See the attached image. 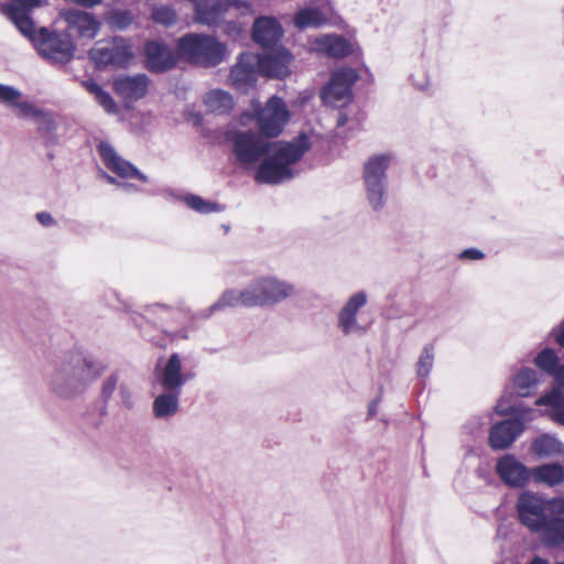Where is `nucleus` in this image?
<instances>
[{
  "instance_id": "obj_41",
  "label": "nucleus",
  "mask_w": 564,
  "mask_h": 564,
  "mask_svg": "<svg viewBox=\"0 0 564 564\" xmlns=\"http://www.w3.org/2000/svg\"><path fill=\"white\" fill-rule=\"evenodd\" d=\"M118 393H119L121 405L127 410L133 409V406H134L133 392L131 390V387L127 382H123V381L120 382Z\"/></svg>"
},
{
  "instance_id": "obj_34",
  "label": "nucleus",
  "mask_w": 564,
  "mask_h": 564,
  "mask_svg": "<svg viewBox=\"0 0 564 564\" xmlns=\"http://www.w3.org/2000/svg\"><path fill=\"white\" fill-rule=\"evenodd\" d=\"M531 449L539 457L546 458L561 454L563 444L556 437L543 434L533 441Z\"/></svg>"
},
{
  "instance_id": "obj_5",
  "label": "nucleus",
  "mask_w": 564,
  "mask_h": 564,
  "mask_svg": "<svg viewBox=\"0 0 564 564\" xmlns=\"http://www.w3.org/2000/svg\"><path fill=\"white\" fill-rule=\"evenodd\" d=\"M392 154L381 153L370 156L364 164L362 180L369 206L381 210L388 198L387 170L392 162Z\"/></svg>"
},
{
  "instance_id": "obj_57",
  "label": "nucleus",
  "mask_w": 564,
  "mask_h": 564,
  "mask_svg": "<svg viewBox=\"0 0 564 564\" xmlns=\"http://www.w3.org/2000/svg\"><path fill=\"white\" fill-rule=\"evenodd\" d=\"M529 564H550V563L540 556H534Z\"/></svg>"
},
{
  "instance_id": "obj_17",
  "label": "nucleus",
  "mask_w": 564,
  "mask_h": 564,
  "mask_svg": "<svg viewBox=\"0 0 564 564\" xmlns=\"http://www.w3.org/2000/svg\"><path fill=\"white\" fill-rule=\"evenodd\" d=\"M496 473L509 487H524L532 477V469L523 465L514 455L506 454L496 464Z\"/></svg>"
},
{
  "instance_id": "obj_9",
  "label": "nucleus",
  "mask_w": 564,
  "mask_h": 564,
  "mask_svg": "<svg viewBox=\"0 0 564 564\" xmlns=\"http://www.w3.org/2000/svg\"><path fill=\"white\" fill-rule=\"evenodd\" d=\"M230 141L236 161L243 166L259 162L271 149L268 140L252 131H236L230 135Z\"/></svg>"
},
{
  "instance_id": "obj_45",
  "label": "nucleus",
  "mask_w": 564,
  "mask_h": 564,
  "mask_svg": "<svg viewBox=\"0 0 564 564\" xmlns=\"http://www.w3.org/2000/svg\"><path fill=\"white\" fill-rule=\"evenodd\" d=\"M549 501V514L550 517H562L564 516V498H554Z\"/></svg>"
},
{
  "instance_id": "obj_25",
  "label": "nucleus",
  "mask_w": 564,
  "mask_h": 564,
  "mask_svg": "<svg viewBox=\"0 0 564 564\" xmlns=\"http://www.w3.org/2000/svg\"><path fill=\"white\" fill-rule=\"evenodd\" d=\"M182 392L163 390L156 395L152 403V413L156 420L167 421L172 419L180 409Z\"/></svg>"
},
{
  "instance_id": "obj_47",
  "label": "nucleus",
  "mask_w": 564,
  "mask_h": 564,
  "mask_svg": "<svg viewBox=\"0 0 564 564\" xmlns=\"http://www.w3.org/2000/svg\"><path fill=\"white\" fill-rule=\"evenodd\" d=\"M551 336L560 347L564 348V319L552 329Z\"/></svg>"
},
{
  "instance_id": "obj_38",
  "label": "nucleus",
  "mask_w": 564,
  "mask_h": 564,
  "mask_svg": "<svg viewBox=\"0 0 564 564\" xmlns=\"http://www.w3.org/2000/svg\"><path fill=\"white\" fill-rule=\"evenodd\" d=\"M133 17L128 10H116L112 11L109 17V24L111 28L117 30H126L131 25Z\"/></svg>"
},
{
  "instance_id": "obj_40",
  "label": "nucleus",
  "mask_w": 564,
  "mask_h": 564,
  "mask_svg": "<svg viewBox=\"0 0 564 564\" xmlns=\"http://www.w3.org/2000/svg\"><path fill=\"white\" fill-rule=\"evenodd\" d=\"M21 91L13 86L0 84V101L13 107L21 98Z\"/></svg>"
},
{
  "instance_id": "obj_33",
  "label": "nucleus",
  "mask_w": 564,
  "mask_h": 564,
  "mask_svg": "<svg viewBox=\"0 0 564 564\" xmlns=\"http://www.w3.org/2000/svg\"><path fill=\"white\" fill-rule=\"evenodd\" d=\"M533 362L535 367L543 373L552 377L564 362H561L560 357L554 348L545 347L542 350H540L534 359Z\"/></svg>"
},
{
  "instance_id": "obj_28",
  "label": "nucleus",
  "mask_w": 564,
  "mask_h": 564,
  "mask_svg": "<svg viewBox=\"0 0 564 564\" xmlns=\"http://www.w3.org/2000/svg\"><path fill=\"white\" fill-rule=\"evenodd\" d=\"M536 533L547 546L564 550V518L549 517Z\"/></svg>"
},
{
  "instance_id": "obj_56",
  "label": "nucleus",
  "mask_w": 564,
  "mask_h": 564,
  "mask_svg": "<svg viewBox=\"0 0 564 564\" xmlns=\"http://www.w3.org/2000/svg\"><path fill=\"white\" fill-rule=\"evenodd\" d=\"M346 122H347V116L345 113L340 112L337 118V126L338 127L344 126Z\"/></svg>"
},
{
  "instance_id": "obj_16",
  "label": "nucleus",
  "mask_w": 564,
  "mask_h": 564,
  "mask_svg": "<svg viewBox=\"0 0 564 564\" xmlns=\"http://www.w3.org/2000/svg\"><path fill=\"white\" fill-rule=\"evenodd\" d=\"M145 67L152 73H165L177 63L172 47L161 41L150 40L143 46Z\"/></svg>"
},
{
  "instance_id": "obj_55",
  "label": "nucleus",
  "mask_w": 564,
  "mask_h": 564,
  "mask_svg": "<svg viewBox=\"0 0 564 564\" xmlns=\"http://www.w3.org/2000/svg\"><path fill=\"white\" fill-rule=\"evenodd\" d=\"M102 177L110 184L117 186L119 188L121 181H118L116 177L102 172Z\"/></svg>"
},
{
  "instance_id": "obj_51",
  "label": "nucleus",
  "mask_w": 564,
  "mask_h": 564,
  "mask_svg": "<svg viewBox=\"0 0 564 564\" xmlns=\"http://www.w3.org/2000/svg\"><path fill=\"white\" fill-rule=\"evenodd\" d=\"M119 189L130 194L139 193L141 191L138 185L128 182H121Z\"/></svg>"
},
{
  "instance_id": "obj_12",
  "label": "nucleus",
  "mask_w": 564,
  "mask_h": 564,
  "mask_svg": "<svg viewBox=\"0 0 564 564\" xmlns=\"http://www.w3.org/2000/svg\"><path fill=\"white\" fill-rule=\"evenodd\" d=\"M195 20L208 26L218 25L230 9L241 14L251 13V4L246 0H193Z\"/></svg>"
},
{
  "instance_id": "obj_3",
  "label": "nucleus",
  "mask_w": 564,
  "mask_h": 564,
  "mask_svg": "<svg viewBox=\"0 0 564 564\" xmlns=\"http://www.w3.org/2000/svg\"><path fill=\"white\" fill-rule=\"evenodd\" d=\"M311 141L301 133L290 142L279 143L256 171L254 180L260 184H280L294 176L292 165L310 150Z\"/></svg>"
},
{
  "instance_id": "obj_35",
  "label": "nucleus",
  "mask_w": 564,
  "mask_h": 564,
  "mask_svg": "<svg viewBox=\"0 0 564 564\" xmlns=\"http://www.w3.org/2000/svg\"><path fill=\"white\" fill-rule=\"evenodd\" d=\"M182 200L187 205V207L203 215L221 213L224 210V206L220 204L207 200L195 194H186L182 197Z\"/></svg>"
},
{
  "instance_id": "obj_10",
  "label": "nucleus",
  "mask_w": 564,
  "mask_h": 564,
  "mask_svg": "<svg viewBox=\"0 0 564 564\" xmlns=\"http://www.w3.org/2000/svg\"><path fill=\"white\" fill-rule=\"evenodd\" d=\"M253 110L259 130L267 138L278 137L290 117L284 100L278 96H272L264 107L254 105Z\"/></svg>"
},
{
  "instance_id": "obj_52",
  "label": "nucleus",
  "mask_w": 564,
  "mask_h": 564,
  "mask_svg": "<svg viewBox=\"0 0 564 564\" xmlns=\"http://www.w3.org/2000/svg\"><path fill=\"white\" fill-rule=\"evenodd\" d=\"M470 424H473V426H470L469 433H475L477 429H479L480 426L485 425V421L481 417H475L470 422Z\"/></svg>"
},
{
  "instance_id": "obj_31",
  "label": "nucleus",
  "mask_w": 564,
  "mask_h": 564,
  "mask_svg": "<svg viewBox=\"0 0 564 564\" xmlns=\"http://www.w3.org/2000/svg\"><path fill=\"white\" fill-rule=\"evenodd\" d=\"M532 477L536 482L557 486L564 481V467L560 464L541 465L532 469Z\"/></svg>"
},
{
  "instance_id": "obj_26",
  "label": "nucleus",
  "mask_w": 564,
  "mask_h": 564,
  "mask_svg": "<svg viewBox=\"0 0 564 564\" xmlns=\"http://www.w3.org/2000/svg\"><path fill=\"white\" fill-rule=\"evenodd\" d=\"M291 54L286 51L280 52L279 55H265L257 57V65L262 74L268 77L283 78L289 74V64Z\"/></svg>"
},
{
  "instance_id": "obj_4",
  "label": "nucleus",
  "mask_w": 564,
  "mask_h": 564,
  "mask_svg": "<svg viewBox=\"0 0 564 564\" xmlns=\"http://www.w3.org/2000/svg\"><path fill=\"white\" fill-rule=\"evenodd\" d=\"M178 55L203 67H214L226 56V46L212 35L188 33L177 40Z\"/></svg>"
},
{
  "instance_id": "obj_49",
  "label": "nucleus",
  "mask_w": 564,
  "mask_h": 564,
  "mask_svg": "<svg viewBox=\"0 0 564 564\" xmlns=\"http://www.w3.org/2000/svg\"><path fill=\"white\" fill-rule=\"evenodd\" d=\"M551 406L553 408L551 413L552 420L564 425V404Z\"/></svg>"
},
{
  "instance_id": "obj_44",
  "label": "nucleus",
  "mask_w": 564,
  "mask_h": 564,
  "mask_svg": "<svg viewBox=\"0 0 564 564\" xmlns=\"http://www.w3.org/2000/svg\"><path fill=\"white\" fill-rule=\"evenodd\" d=\"M47 0H12L7 6H15L18 9H23L26 12H31L33 9L39 8L46 3Z\"/></svg>"
},
{
  "instance_id": "obj_42",
  "label": "nucleus",
  "mask_w": 564,
  "mask_h": 564,
  "mask_svg": "<svg viewBox=\"0 0 564 564\" xmlns=\"http://www.w3.org/2000/svg\"><path fill=\"white\" fill-rule=\"evenodd\" d=\"M95 100L105 109L108 113H117L119 108L111 97V95L105 90H102Z\"/></svg>"
},
{
  "instance_id": "obj_15",
  "label": "nucleus",
  "mask_w": 564,
  "mask_h": 564,
  "mask_svg": "<svg viewBox=\"0 0 564 564\" xmlns=\"http://www.w3.org/2000/svg\"><path fill=\"white\" fill-rule=\"evenodd\" d=\"M97 151L106 167L118 177L137 178L143 183L149 181L148 176L135 165L121 158L109 142L101 141L97 147Z\"/></svg>"
},
{
  "instance_id": "obj_58",
  "label": "nucleus",
  "mask_w": 564,
  "mask_h": 564,
  "mask_svg": "<svg viewBox=\"0 0 564 564\" xmlns=\"http://www.w3.org/2000/svg\"><path fill=\"white\" fill-rule=\"evenodd\" d=\"M138 317H139V316H138L135 313H132V314L130 315V321H131V322H133L134 324H137V319H138Z\"/></svg>"
},
{
  "instance_id": "obj_14",
  "label": "nucleus",
  "mask_w": 564,
  "mask_h": 564,
  "mask_svg": "<svg viewBox=\"0 0 564 564\" xmlns=\"http://www.w3.org/2000/svg\"><path fill=\"white\" fill-rule=\"evenodd\" d=\"M368 294L365 291L352 293L337 313V328L344 336H362L367 328L358 322L359 311L366 306Z\"/></svg>"
},
{
  "instance_id": "obj_54",
  "label": "nucleus",
  "mask_w": 564,
  "mask_h": 564,
  "mask_svg": "<svg viewBox=\"0 0 564 564\" xmlns=\"http://www.w3.org/2000/svg\"><path fill=\"white\" fill-rule=\"evenodd\" d=\"M378 403L379 401L378 400H373L369 406H368V417H373L377 413V409H378Z\"/></svg>"
},
{
  "instance_id": "obj_8",
  "label": "nucleus",
  "mask_w": 564,
  "mask_h": 564,
  "mask_svg": "<svg viewBox=\"0 0 564 564\" xmlns=\"http://www.w3.org/2000/svg\"><path fill=\"white\" fill-rule=\"evenodd\" d=\"M88 55L99 69L108 66H126L133 57L130 44L121 36L98 41Z\"/></svg>"
},
{
  "instance_id": "obj_6",
  "label": "nucleus",
  "mask_w": 564,
  "mask_h": 564,
  "mask_svg": "<svg viewBox=\"0 0 564 564\" xmlns=\"http://www.w3.org/2000/svg\"><path fill=\"white\" fill-rule=\"evenodd\" d=\"M41 57L53 65H65L74 57L76 46L66 33L40 28V36L33 45Z\"/></svg>"
},
{
  "instance_id": "obj_59",
  "label": "nucleus",
  "mask_w": 564,
  "mask_h": 564,
  "mask_svg": "<svg viewBox=\"0 0 564 564\" xmlns=\"http://www.w3.org/2000/svg\"><path fill=\"white\" fill-rule=\"evenodd\" d=\"M556 564H564V562H560V563H556Z\"/></svg>"
},
{
  "instance_id": "obj_18",
  "label": "nucleus",
  "mask_w": 564,
  "mask_h": 564,
  "mask_svg": "<svg viewBox=\"0 0 564 564\" xmlns=\"http://www.w3.org/2000/svg\"><path fill=\"white\" fill-rule=\"evenodd\" d=\"M191 379L192 375L183 371V361L177 352L171 354L164 366L156 371L158 383L163 390L182 392Z\"/></svg>"
},
{
  "instance_id": "obj_46",
  "label": "nucleus",
  "mask_w": 564,
  "mask_h": 564,
  "mask_svg": "<svg viewBox=\"0 0 564 564\" xmlns=\"http://www.w3.org/2000/svg\"><path fill=\"white\" fill-rule=\"evenodd\" d=\"M458 258L460 260L475 261L484 259L485 253L477 248H467L458 254Z\"/></svg>"
},
{
  "instance_id": "obj_30",
  "label": "nucleus",
  "mask_w": 564,
  "mask_h": 564,
  "mask_svg": "<svg viewBox=\"0 0 564 564\" xmlns=\"http://www.w3.org/2000/svg\"><path fill=\"white\" fill-rule=\"evenodd\" d=\"M204 104L207 109L216 115H227L235 106L232 96L223 89H214L204 97Z\"/></svg>"
},
{
  "instance_id": "obj_22",
  "label": "nucleus",
  "mask_w": 564,
  "mask_h": 564,
  "mask_svg": "<svg viewBox=\"0 0 564 564\" xmlns=\"http://www.w3.org/2000/svg\"><path fill=\"white\" fill-rule=\"evenodd\" d=\"M313 48L319 54L328 57L341 58L354 52V45L343 35L327 34L316 37Z\"/></svg>"
},
{
  "instance_id": "obj_1",
  "label": "nucleus",
  "mask_w": 564,
  "mask_h": 564,
  "mask_svg": "<svg viewBox=\"0 0 564 564\" xmlns=\"http://www.w3.org/2000/svg\"><path fill=\"white\" fill-rule=\"evenodd\" d=\"M51 367L46 378L48 390L65 400L83 394L106 370L99 358L82 348L66 351Z\"/></svg>"
},
{
  "instance_id": "obj_27",
  "label": "nucleus",
  "mask_w": 564,
  "mask_h": 564,
  "mask_svg": "<svg viewBox=\"0 0 564 564\" xmlns=\"http://www.w3.org/2000/svg\"><path fill=\"white\" fill-rule=\"evenodd\" d=\"M541 375L530 367L520 368L512 378L513 388L521 398L533 395L540 386Z\"/></svg>"
},
{
  "instance_id": "obj_39",
  "label": "nucleus",
  "mask_w": 564,
  "mask_h": 564,
  "mask_svg": "<svg viewBox=\"0 0 564 564\" xmlns=\"http://www.w3.org/2000/svg\"><path fill=\"white\" fill-rule=\"evenodd\" d=\"M119 372H112L102 382L101 397L105 403H107L113 395L115 391L119 389L120 384Z\"/></svg>"
},
{
  "instance_id": "obj_32",
  "label": "nucleus",
  "mask_w": 564,
  "mask_h": 564,
  "mask_svg": "<svg viewBox=\"0 0 564 564\" xmlns=\"http://www.w3.org/2000/svg\"><path fill=\"white\" fill-rule=\"evenodd\" d=\"M554 388L536 399V405H561L564 404V362L553 376Z\"/></svg>"
},
{
  "instance_id": "obj_13",
  "label": "nucleus",
  "mask_w": 564,
  "mask_h": 564,
  "mask_svg": "<svg viewBox=\"0 0 564 564\" xmlns=\"http://www.w3.org/2000/svg\"><path fill=\"white\" fill-rule=\"evenodd\" d=\"M359 75L351 67H341L334 70L329 82L324 86L321 97L324 104L333 107H343L351 100V88Z\"/></svg>"
},
{
  "instance_id": "obj_2",
  "label": "nucleus",
  "mask_w": 564,
  "mask_h": 564,
  "mask_svg": "<svg viewBox=\"0 0 564 564\" xmlns=\"http://www.w3.org/2000/svg\"><path fill=\"white\" fill-rule=\"evenodd\" d=\"M296 293L295 285L275 274L252 279L243 289H228L208 307L206 317L227 307H272Z\"/></svg>"
},
{
  "instance_id": "obj_19",
  "label": "nucleus",
  "mask_w": 564,
  "mask_h": 564,
  "mask_svg": "<svg viewBox=\"0 0 564 564\" xmlns=\"http://www.w3.org/2000/svg\"><path fill=\"white\" fill-rule=\"evenodd\" d=\"M61 18L66 22L67 29L80 37L93 39L97 35L100 23L93 13L68 9L61 12Z\"/></svg>"
},
{
  "instance_id": "obj_29",
  "label": "nucleus",
  "mask_w": 564,
  "mask_h": 564,
  "mask_svg": "<svg viewBox=\"0 0 564 564\" xmlns=\"http://www.w3.org/2000/svg\"><path fill=\"white\" fill-rule=\"evenodd\" d=\"M327 23L325 13L315 7L299 9L293 17V24L299 30L318 29Z\"/></svg>"
},
{
  "instance_id": "obj_24",
  "label": "nucleus",
  "mask_w": 564,
  "mask_h": 564,
  "mask_svg": "<svg viewBox=\"0 0 564 564\" xmlns=\"http://www.w3.org/2000/svg\"><path fill=\"white\" fill-rule=\"evenodd\" d=\"M2 12L15 25L19 32L34 45L40 36V29H35L30 12L18 9L15 6H3Z\"/></svg>"
},
{
  "instance_id": "obj_20",
  "label": "nucleus",
  "mask_w": 564,
  "mask_h": 564,
  "mask_svg": "<svg viewBox=\"0 0 564 564\" xmlns=\"http://www.w3.org/2000/svg\"><path fill=\"white\" fill-rule=\"evenodd\" d=\"M257 56L242 53L239 55L238 62L230 70L231 85L241 91H248L253 87L257 80Z\"/></svg>"
},
{
  "instance_id": "obj_53",
  "label": "nucleus",
  "mask_w": 564,
  "mask_h": 564,
  "mask_svg": "<svg viewBox=\"0 0 564 564\" xmlns=\"http://www.w3.org/2000/svg\"><path fill=\"white\" fill-rule=\"evenodd\" d=\"M171 310L172 307L170 305H166V304H162V303H154V304H151L148 306V311L149 312H156V310Z\"/></svg>"
},
{
  "instance_id": "obj_23",
  "label": "nucleus",
  "mask_w": 564,
  "mask_h": 564,
  "mask_svg": "<svg viewBox=\"0 0 564 564\" xmlns=\"http://www.w3.org/2000/svg\"><path fill=\"white\" fill-rule=\"evenodd\" d=\"M149 77L144 74L120 76L113 80L115 91L124 100H139L148 91Z\"/></svg>"
},
{
  "instance_id": "obj_43",
  "label": "nucleus",
  "mask_w": 564,
  "mask_h": 564,
  "mask_svg": "<svg viewBox=\"0 0 564 564\" xmlns=\"http://www.w3.org/2000/svg\"><path fill=\"white\" fill-rule=\"evenodd\" d=\"M13 107H15L19 110L20 116L23 117L37 118L42 115V111L29 101H20L19 99Z\"/></svg>"
},
{
  "instance_id": "obj_36",
  "label": "nucleus",
  "mask_w": 564,
  "mask_h": 564,
  "mask_svg": "<svg viewBox=\"0 0 564 564\" xmlns=\"http://www.w3.org/2000/svg\"><path fill=\"white\" fill-rule=\"evenodd\" d=\"M434 361V347L432 345H425L416 362V373L421 378L429 376L433 368Z\"/></svg>"
},
{
  "instance_id": "obj_21",
  "label": "nucleus",
  "mask_w": 564,
  "mask_h": 564,
  "mask_svg": "<svg viewBox=\"0 0 564 564\" xmlns=\"http://www.w3.org/2000/svg\"><path fill=\"white\" fill-rule=\"evenodd\" d=\"M283 28L273 17H260L252 25V39L262 47H273L283 36Z\"/></svg>"
},
{
  "instance_id": "obj_50",
  "label": "nucleus",
  "mask_w": 564,
  "mask_h": 564,
  "mask_svg": "<svg viewBox=\"0 0 564 564\" xmlns=\"http://www.w3.org/2000/svg\"><path fill=\"white\" fill-rule=\"evenodd\" d=\"M36 219L37 221L45 226V227H51L55 224V220L54 218L52 217V215L47 212H41V213H37L36 214Z\"/></svg>"
},
{
  "instance_id": "obj_11",
  "label": "nucleus",
  "mask_w": 564,
  "mask_h": 564,
  "mask_svg": "<svg viewBox=\"0 0 564 564\" xmlns=\"http://www.w3.org/2000/svg\"><path fill=\"white\" fill-rule=\"evenodd\" d=\"M549 505L547 499L538 494L521 492L516 502L519 522L530 532H538L550 517Z\"/></svg>"
},
{
  "instance_id": "obj_37",
  "label": "nucleus",
  "mask_w": 564,
  "mask_h": 564,
  "mask_svg": "<svg viewBox=\"0 0 564 564\" xmlns=\"http://www.w3.org/2000/svg\"><path fill=\"white\" fill-rule=\"evenodd\" d=\"M152 18L156 23L165 26H171L176 22V13L169 6L154 7L152 10Z\"/></svg>"
},
{
  "instance_id": "obj_7",
  "label": "nucleus",
  "mask_w": 564,
  "mask_h": 564,
  "mask_svg": "<svg viewBox=\"0 0 564 564\" xmlns=\"http://www.w3.org/2000/svg\"><path fill=\"white\" fill-rule=\"evenodd\" d=\"M514 414L513 419L503 420L491 426L489 433V445L495 451H503L523 433L524 421L532 420L535 411L533 409H510L508 412Z\"/></svg>"
},
{
  "instance_id": "obj_48",
  "label": "nucleus",
  "mask_w": 564,
  "mask_h": 564,
  "mask_svg": "<svg viewBox=\"0 0 564 564\" xmlns=\"http://www.w3.org/2000/svg\"><path fill=\"white\" fill-rule=\"evenodd\" d=\"M82 85L95 98L104 90L102 87L93 79L83 80Z\"/></svg>"
}]
</instances>
